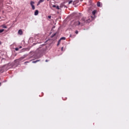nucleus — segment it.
<instances>
[{
	"label": "nucleus",
	"mask_w": 129,
	"mask_h": 129,
	"mask_svg": "<svg viewBox=\"0 0 129 129\" xmlns=\"http://www.w3.org/2000/svg\"><path fill=\"white\" fill-rule=\"evenodd\" d=\"M73 1H70L69 2V5H70V4H72Z\"/></svg>",
	"instance_id": "nucleus-12"
},
{
	"label": "nucleus",
	"mask_w": 129,
	"mask_h": 129,
	"mask_svg": "<svg viewBox=\"0 0 129 129\" xmlns=\"http://www.w3.org/2000/svg\"><path fill=\"white\" fill-rule=\"evenodd\" d=\"M56 8L57 9V10H60V8L58 6H56Z\"/></svg>",
	"instance_id": "nucleus-13"
},
{
	"label": "nucleus",
	"mask_w": 129,
	"mask_h": 129,
	"mask_svg": "<svg viewBox=\"0 0 129 129\" xmlns=\"http://www.w3.org/2000/svg\"><path fill=\"white\" fill-rule=\"evenodd\" d=\"M75 33H76V34H78V31H76Z\"/></svg>",
	"instance_id": "nucleus-20"
},
{
	"label": "nucleus",
	"mask_w": 129,
	"mask_h": 129,
	"mask_svg": "<svg viewBox=\"0 0 129 129\" xmlns=\"http://www.w3.org/2000/svg\"><path fill=\"white\" fill-rule=\"evenodd\" d=\"M15 50H16V51H19V48H18V47L16 48H15Z\"/></svg>",
	"instance_id": "nucleus-15"
},
{
	"label": "nucleus",
	"mask_w": 129,
	"mask_h": 129,
	"mask_svg": "<svg viewBox=\"0 0 129 129\" xmlns=\"http://www.w3.org/2000/svg\"><path fill=\"white\" fill-rule=\"evenodd\" d=\"M63 47H61V51H63Z\"/></svg>",
	"instance_id": "nucleus-21"
},
{
	"label": "nucleus",
	"mask_w": 129,
	"mask_h": 129,
	"mask_svg": "<svg viewBox=\"0 0 129 129\" xmlns=\"http://www.w3.org/2000/svg\"><path fill=\"white\" fill-rule=\"evenodd\" d=\"M38 62V60L32 61V63H37Z\"/></svg>",
	"instance_id": "nucleus-16"
},
{
	"label": "nucleus",
	"mask_w": 129,
	"mask_h": 129,
	"mask_svg": "<svg viewBox=\"0 0 129 129\" xmlns=\"http://www.w3.org/2000/svg\"><path fill=\"white\" fill-rule=\"evenodd\" d=\"M53 8H56L57 6H56V5H53Z\"/></svg>",
	"instance_id": "nucleus-19"
},
{
	"label": "nucleus",
	"mask_w": 129,
	"mask_h": 129,
	"mask_svg": "<svg viewBox=\"0 0 129 129\" xmlns=\"http://www.w3.org/2000/svg\"><path fill=\"white\" fill-rule=\"evenodd\" d=\"M4 31H5L4 29H1L0 30V33H3V32H4Z\"/></svg>",
	"instance_id": "nucleus-11"
},
{
	"label": "nucleus",
	"mask_w": 129,
	"mask_h": 129,
	"mask_svg": "<svg viewBox=\"0 0 129 129\" xmlns=\"http://www.w3.org/2000/svg\"><path fill=\"white\" fill-rule=\"evenodd\" d=\"M97 7H100V2H98L97 4Z\"/></svg>",
	"instance_id": "nucleus-8"
},
{
	"label": "nucleus",
	"mask_w": 129,
	"mask_h": 129,
	"mask_svg": "<svg viewBox=\"0 0 129 129\" xmlns=\"http://www.w3.org/2000/svg\"><path fill=\"white\" fill-rule=\"evenodd\" d=\"M18 34L19 35H23V31L22 29H20L18 31Z\"/></svg>",
	"instance_id": "nucleus-5"
},
{
	"label": "nucleus",
	"mask_w": 129,
	"mask_h": 129,
	"mask_svg": "<svg viewBox=\"0 0 129 129\" xmlns=\"http://www.w3.org/2000/svg\"><path fill=\"white\" fill-rule=\"evenodd\" d=\"M19 49H22V46H20Z\"/></svg>",
	"instance_id": "nucleus-23"
},
{
	"label": "nucleus",
	"mask_w": 129,
	"mask_h": 129,
	"mask_svg": "<svg viewBox=\"0 0 129 129\" xmlns=\"http://www.w3.org/2000/svg\"><path fill=\"white\" fill-rule=\"evenodd\" d=\"M45 0H40L39 2L40 3H43Z\"/></svg>",
	"instance_id": "nucleus-14"
},
{
	"label": "nucleus",
	"mask_w": 129,
	"mask_h": 129,
	"mask_svg": "<svg viewBox=\"0 0 129 129\" xmlns=\"http://www.w3.org/2000/svg\"><path fill=\"white\" fill-rule=\"evenodd\" d=\"M40 4H41V3H40V2L39 1V2H38V3H37V6H39V5H40Z\"/></svg>",
	"instance_id": "nucleus-17"
},
{
	"label": "nucleus",
	"mask_w": 129,
	"mask_h": 129,
	"mask_svg": "<svg viewBox=\"0 0 129 129\" xmlns=\"http://www.w3.org/2000/svg\"><path fill=\"white\" fill-rule=\"evenodd\" d=\"M85 23H88L87 21L86 18L83 17L80 21H77L75 22V25L77 26H83Z\"/></svg>",
	"instance_id": "nucleus-1"
},
{
	"label": "nucleus",
	"mask_w": 129,
	"mask_h": 129,
	"mask_svg": "<svg viewBox=\"0 0 129 129\" xmlns=\"http://www.w3.org/2000/svg\"><path fill=\"white\" fill-rule=\"evenodd\" d=\"M82 1V0H81V2Z\"/></svg>",
	"instance_id": "nucleus-29"
},
{
	"label": "nucleus",
	"mask_w": 129,
	"mask_h": 129,
	"mask_svg": "<svg viewBox=\"0 0 129 129\" xmlns=\"http://www.w3.org/2000/svg\"><path fill=\"white\" fill-rule=\"evenodd\" d=\"M61 42V39H59L58 41L57 46L60 44V42Z\"/></svg>",
	"instance_id": "nucleus-10"
},
{
	"label": "nucleus",
	"mask_w": 129,
	"mask_h": 129,
	"mask_svg": "<svg viewBox=\"0 0 129 129\" xmlns=\"http://www.w3.org/2000/svg\"><path fill=\"white\" fill-rule=\"evenodd\" d=\"M2 28H4V29H7L8 27L6 25H1Z\"/></svg>",
	"instance_id": "nucleus-7"
},
{
	"label": "nucleus",
	"mask_w": 129,
	"mask_h": 129,
	"mask_svg": "<svg viewBox=\"0 0 129 129\" xmlns=\"http://www.w3.org/2000/svg\"><path fill=\"white\" fill-rule=\"evenodd\" d=\"M96 13H97V11L96 10H94L92 12L93 16H90L88 17V19H87V23H90V22L93 21V20L95 19V14H96Z\"/></svg>",
	"instance_id": "nucleus-2"
},
{
	"label": "nucleus",
	"mask_w": 129,
	"mask_h": 129,
	"mask_svg": "<svg viewBox=\"0 0 129 129\" xmlns=\"http://www.w3.org/2000/svg\"><path fill=\"white\" fill-rule=\"evenodd\" d=\"M60 39V40H66V37H61Z\"/></svg>",
	"instance_id": "nucleus-9"
},
{
	"label": "nucleus",
	"mask_w": 129,
	"mask_h": 129,
	"mask_svg": "<svg viewBox=\"0 0 129 129\" xmlns=\"http://www.w3.org/2000/svg\"><path fill=\"white\" fill-rule=\"evenodd\" d=\"M71 36H72V35H70V37H71Z\"/></svg>",
	"instance_id": "nucleus-26"
},
{
	"label": "nucleus",
	"mask_w": 129,
	"mask_h": 129,
	"mask_svg": "<svg viewBox=\"0 0 129 129\" xmlns=\"http://www.w3.org/2000/svg\"><path fill=\"white\" fill-rule=\"evenodd\" d=\"M51 17H51V16H48V19H51Z\"/></svg>",
	"instance_id": "nucleus-18"
},
{
	"label": "nucleus",
	"mask_w": 129,
	"mask_h": 129,
	"mask_svg": "<svg viewBox=\"0 0 129 129\" xmlns=\"http://www.w3.org/2000/svg\"><path fill=\"white\" fill-rule=\"evenodd\" d=\"M55 35H56V34H54L53 35V37H54V36H55Z\"/></svg>",
	"instance_id": "nucleus-25"
},
{
	"label": "nucleus",
	"mask_w": 129,
	"mask_h": 129,
	"mask_svg": "<svg viewBox=\"0 0 129 129\" xmlns=\"http://www.w3.org/2000/svg\"><path fill=\"white\" fill-rule=\"evenodd\" d=\"M47 1H49V0H47Z\"/></svg>",
	"instance_id": "nucleus-28"
},
{
	"label": "nucleus",
	"mask_w": 129,
	"mask_h": 129,
	"mask_svg": "<svg viewBox=\"0 0 129 129\" xmlns=\"http://www.w3.org/2000/svg\"><path fill=\"white\" fill-rule=\"evenodd\" d=\"M48 61H49V60H48L47 59H46V60H45V62H48Z\"/></svg>",
	"instance_id": "nucleus-24"
},
{
	"label": "nucleus",
	"mask_w": 129,
	"mask_h": 129,
	"mask_svg": "<svg viewBox=\"0 0 129 129\" xmlns=\"http://www.w3.org/2000/svg\"><path fill=\"white\" fill-rule=\"evenodd\" d=\"M24 57H22L18 59H16L15 60V62H21V61H22V60H23L24 59Z\"/></svg>",
	"instance_id": "nucleus-4"
},
{
	"label": "nucleus",
	"mask_w": 129,
	"mask_h": 129,
	"mask_svg": "<svg viewBox=\"0 0 129 129\" xmlns=\"http://www.w3.org/2000/svg\"><path fill=\"white\" fill-rule=\"evenodd\" d=\"M27 63H29V62L26 61V62H25V64H27Z\"/></svg>",
	"instance_id": "nucleus-22"
},
{
	"label": "nucleus",
	"mask_w": 129,
	"mask_h": 129,
	"mask_svg": "<svg viewBox=\"0 0 129 129\" xmlns=\"http://www.w3.org/2000/svg\"><path fill=\"white\" fill-rule=\"evenodd\" d=\"M1 83H0V86H1Z\"/></svg>",
	"instance_id": "nucleus-27"
},
{
	"label": "nucleus",
	"mask_w": 129,
	"mask_h": 129,
	"mask_svg": "<svg viewBox=\"0 0 129 129\" xmlns=\"http://www.w3.org/2000/svg\"><path fill=\"white\" fill-rule=\"evenodd\" d=\"M35 16H38L39 15V11L38 10H36L34 12Z\"/></svg>",
	"instance_id": "nucleus-6"
},
{
	"label": "nucleus",
	"mask_w": 129,
	"mask_h": 129,
	"mask_svg": "<svg viewBox=\"0 0 129 129\" xmlns=\"http://www.w3.org/2000/svg\"><path fill=\"white\" fill-rule=\"evenodd\" d=\"M34 5H35V2L31 1L30 2V6H31L32 10H35V6Z\"/></svg>",
	"instance_id": "nucleus-3"
}]
</instances>
